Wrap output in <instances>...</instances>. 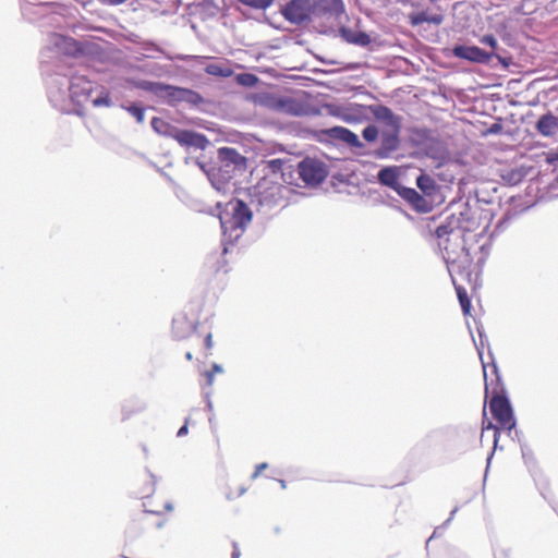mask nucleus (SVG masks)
<instances>
[{"mask_svg":"<svg viewBox=\"0 0 558 558\" xmlns=\"http://www.w3.org/2000/svg\"><path fill=\"white\" fill-rule=\"evenodd\" d=\"M378 136L379 131L377 126L374 124L366 125L362 131V137L368 143L375 142L378 138Z\"/></svg>","mask_w":558,"mask_h":558,"instance_id":"nucleus-36","label":"nucleus"},{"mask_svg":"<svg viewBox=\"0 0 558 558\" xmlns=\"http://www.w3.org/2000/svg\"><path fill=\"white\" fill-rule=\"evenodd\" d=\"M444 434L464 452L475 439L476 430L471 426H453L446 428Z\"/></svg>","mask_w":558,"mask_h":558,"instance_id":"nucleus-14","label":"nucleus"},{"mask_svg":"<svg viewBox=\"0 0 558 558\" xmlns=\"http://www.w3.org/2000/svg\"><path fill=\"white\" fill-rule=\"evenodd\" d=\"M272 108L279 112L293 117H302L307 113L306 106L290 96H279L274 99Z\"/></svg>","mask_w":558,"mask_h":558,"instance_id":"nucleus-16","label":"nucleus"},{"mask_svg":"<svg viewBox=\"0 0 558 558\" xmlns=\"http://www.w3.org/2000/svg\"><path fill=\"white\" fill-rule=\"evenodd\" d=\"M187 423H189V418H185V423L179 428V430L177 433L178 437H183L189 433Z\"/></svg>","mask_w":558,"mask_h":558,"instance_id":"nucleus-47","label":"nucleus"},{"mask_svg":"<svg viewBox=\"0 0 558 558\" xmlns=\"http://www.w3.org/2000/svg\"><path fill=\"white\" fill-rule=\"evenodd\" d=\"M442 22H444L442 14L427 15V23H429V24L440 25Z\"/></svg>","mask_w":558,"mask_h":558,"instance_id":"nucleus-44","label":"nucleus"},{"mask_svg":"<svg viewBox=\"0 0 558 558\" xmlns=\"http://www.w3.org/2000/svg\"><path fill=\"white\" fill-rule=\"evenodd\" d=\"M500 426H497L495 424H493L492 422H488L486 425H484L483 427V433L485 430H488V429H493L494 430V449L493 451L489 453V456L487 457V466H486V471L488 470L489 468V464H490V461L493 459V456H494V451L495 449L497 448V444H498V438H499V435H500Z\"/></svg>","mask_w":558,"mask_h":558,"instance_id":"nucleus-35","label":"nucleus"},{"mask_svg":"<svg viewBox=\"0 0 558 558\" xmlns=\"http://www.w3.org/2000/svg\"><path fill=\"white\" fill-rule=\"evenodd\" d=\"M147 409L145 400L138 397H131L124 400L121 404V420L128 421L133 415L140 414Z\"/></svg>","mask_w":558,"mask_h":558,"instance_id":"nucleus-23","label":"nucleus"},{"mask_svg":"<svg viewBox=\"0 0 558 558\" xmlns=\"http://www.w3.org/2000/svg\"><path fill=\"white\" fill-rule=\"evenodd\" d=\"M195 158L193 157H186L185 158V163L189 165L190 162H194Z\"/></svg>","mask_w":558,"mask_h":558,"instance_id":"nucleus-59","label":"nucleus"},{"mask_svg":"<svg viewBox=\"0 0 558 558\" xmlns=\"http://www.w3.org/2000/svg\"><path fill=\"white\" fill-rule=\"evenodd\" d=\"M478 338H480V344H477L475 341V348L480 355L483 372H484V380H485V393L486 396L490 392L492 398L489 401V409L493 417L497 421L498 425L501 427V429L507 430L508 435L511 436L512 432L517 437L521 434L518 429H515L517 426V420L514 417L513 409L511 405V402L506 393V389L501 379V376L499 374L498 366L494 360L493 353L490 350H488V354L490 357V367H492V374L495 376V379L488 380V374H487V364L485 363L483 359V348L486 344L489 347L488 338L485 335L483 328H477Z\"/></svg>","mask_w":558,"mask_h":558,"instance_id":"nucleus-1","label":"nucleus"},{"mask_svg":"<svg viewBox=\"0 0 558 558\" xmlns=\"http://www.w3.org/2000/svg\"><path fill=\"white\" fill-rule=\"evenodd\" d=\"M400 131L401 130H388L381 132L379 137L380 144L373 154L375 158H391L392 154L400 147Z\"/></svg>","mask_w":558,"mask_h":558,"instance_id":"nucleus-11","label":"nucleus"},{"mask_svg":"<svg viewBox=\"0 0 558 558\" xmlns=\"http://www.w3.org/2000/svg\"><path fill=\"white\" fill-rule=\"evenodd\" d=\"M150 126L158 135L175 140L180 146L186 149L194 148L205 150L209 145V140L205 134L194 130L179 129L159 117L151 119Z\"/></svg>","mask_w":558,"mask_h":558,"instance_id":"nucleus-7","label":"nucleus"},{"mask_svg":"<svg viewBox=\"0 0 558 558\" xmlns=\"http://www.w3.org/2000/svg\"><path fill=\"white\" fill-rule=\"evenodd\" d=\"M494 556L495 558H509V551L506 549L496 550Z\"/></svg>","mask_w":558,"mask_h":558,"instance_id":"nucleus-51","label":"nucleus"},{"mask_svg":"<svg viewBox=\"0 0 558 558\" xmlns=\"http://www.w3.org/2000/svg\"><path fill=\"white\" fill-rule=\"evenodd\" d=\"M452 54L458 59L466 60L472 63L490 64L488 51L474 45H454L452 47Z\"/></svg>","mask_w":558,"mask_h":558,"instance_id":"nucleus-12","label":"nucleus"},{"mask_svg":"<svg viewBox=\"0 0 558 558\" xmlns=\"http://www.w3.org/2000/svg\"><path fill=\"white\" fill-rule=\"evenodd\" d=\"M535 129L543 136H553L558 131V118L551 112H547L536 121Z\"/></svg>","mask_w":558,"mask_h":558,"instance_id":"nucleus-25","label":"nucleus"},{"mask_svg":"<svg viewBox=\"0 0 558 558\" xmlns=\"http://www.w3.org/2000/svg\"><path fill=\"white\" fill-rule=\"evenodd\" d=\"M121 108L130 113L137 123H143L145 121L146 108L142 102L133 101L130 104H121Z\"/></svg>","mask_w":558,"mask_h":558,"instance_id":"nucleus-30","label":"nucleus"},{"mask_svg":"<svg viewBox=\"0 0 558 558\" xmlns=\"http://www.w3.org/2000/svg\"><path fill=\"white\" fill-rule=\"evenodd\" d=\"M427 12L426 11H420V12H413L409 14V23L412 26H418L423 23H427Z\"/></svg>","mask_w":558,"mask_h":558,"instance_id":"nucleus-37","label":"nucleus"},{"mask_svg":"<svg viewBox=\"0 0 558 558\" xmlns=\"http://www.w3.org/2000/svg\"><path fill=\"white\" fill-rule=\"evenodd\" d=\"M476 227L471 210L465 208L459 214L448 216L435 230L438 245L444 251L446 263L461 262L470 264L473 260L466 246V234Z\"/></svg>","mask_w":558,"mask_h":558,"instance_id":"nucleus-2","label":"nucleus"},{"mask_svg":"<svg viewBox=\"0 0 558 558\" xmlns=\"http://www.w3.org/2000/svg\"><path fill=\"white\" fill-rule=\"evenodd\" d=\"M150 478L153 480L151 487L146 490L145 496H149L155 492V485H156V476L153 473H149Z\"/></svg>","mask_w":558,"mask_h":558,"instance_id":"nucleus-50","label":"nucleus"},{"mask_svg":"<svg viewBox=\"0 0 558 558\" xmlns=\"http://www.w3.org/2000/svg\"><path fill=\"white\" fill-rule=\"evenodd\" d=\"M205 398L207 400L206 408L208 411H213V402L210 400V392H205Z\"/></svg>","mask_w":558,"mask_h":558,"instance_id":"nucleus-53","label":"nucleus"},{"mask_svg":"<svg viewBox=\"0 0 558 558\" xmlns=\"http://www.w3.org/2000/svg\"><path fill=\"white\" fill-rule=\"evenodd\" d=\"M456 291L463 314H470L472 305L466 290L461 286H456Z\"/></svg>","mask_w":558,"mask_h":558,"instance_id":"nucleus-31","label":"nucleus"},{"mask_svg":"<svg viewBox=\"0 0 558 558\" xmlns=\"http://www.w3.org/2000/svg\"><path fill=\"white\" fill-rule=\"evenodd\" d=\"M218 165L209 173V182L218 192H226L230 181L242 174L247 167V159L233 147L223 146L217 150Z\"/></svg>","mask_w":558,"mask_h":558,"instance_id":"nucleus-5","label":"nucleus"},{"mask_svg":"<svg viewBox=\"0 0 558 558\" xmlns=\"http://www.w3.org/2000/svg\"><path fill=\"white\" fill-rule=\"evenodd\" d=\"M515 216L517 214L511 213L510 210L505 213V215L496 222L493 233L496 234L504 232L510 226Z\"/></svg>","mask_w":558,"mask_h":558,"instance_id":"nucleus-33","label":"nucleus"},{"mask_svg":"<svg viewBox=\"0 0 558 558\" xmlns=\"http://www.w3.org/2000/svg\"><path fill=\"white\" fill-rule=\"evenodd\" d=\"M194 330V322L190 320L185 315H178L172 319V335L175 339H185Z\"/></svg>","mask_w":558,"mask_h":558,"instance_id":"nucleus-24","label":"nucleus"},{"mask_svg":"<svg viewBox=\"0 0 558 558\" xmlns=\"http://www.w3.org/2000/svg\"><path fill=\"white\" fill-rule=\"evenodd\" d=\"M279 12L292 25H302L315 17L313 0H288Z\"/></svg>","mask_w":558,"mask_h":558,"instance_id":"nucleus-9","label":"nucleus"},{"mask_svg":"<svg viewBox=\"0 0 558 558\" xmlns=\"http://www.w3.org/2000/svg\"><path fill=\"white\" fill-rule=\"evenodd\" d=\"M51 41L60 52L66 56L75 57L83 52L81 44L72 37L54 34Z\"/></svg>","mask_w":558,"mask_h":558,"instance_id":"nucleus-20","label":"nucleus"},{"mask_svg":"<svg viewBox=\"0 0 558 558\" xmlns=\"http://www.w3.org/2000/svg\"><path fill=\"white\" fill-rule=\"evenodd\" d=\"M239 82L245 86H254L258 82V77L252 73H245L239 75Z\"/></svg>","mask_w":558,"mask_h":558,"instance_id":"nucleus-39","label":"nucleus"},{"mask_svg":"<svg viewBox=\"0 0 558 558\" xmlns=\"http://www.w3.org/2000/svg\"><path fill=\"white\" fill-rule=\"evenodd\" d=\"M210 372H214L215 375L216 373H222L223 368L220 364L213 363Z\"/></svg>","mask_w":558,"mask_h":558,"instance_id":"nucleus-52","label":"nucleus"},{"mask_svg":"<svg viewBox=\"0 0 558 558\" xmlns=\"http://www.w3.org/2000/svg\"><path fill=\"white\" fill-rule=\"evenodd\" d=\"M194 163L206 174L209 180V173L215 170V165H209L202 161L199 158H195Z\"/></svg>","mask_w":558,"mask_h":558,"instance_id":"nucleus-42","label":"nucleus"},{"mask_svg":"<svg viewBox=\"0 0 558 558\" xmlns=\"http://www.w3.org/2000/svg\"><path fill=\"white\" fill-rule=\"evenodd\" d=\"M283 165L284 162L282 159L274 158L266 162V168L270 171V173L277 174L282 172Z\"/></svg>","mask_w":558,"mask_h":558,"instance_id":"nucleus-38","label":"nucleus"},{"mask_svg":"<svg viewBox=\"0 0 558 558\" xmlns=\"http://www.w3.org/2000/svg\"><path fill=\"white\" fill-rule=\"evenodd\" d=\"M267 466L268 464L265 462L258 464L255 469V472L252 474V478H256L263 470L267 469Z\"/></svg>","mask_w":558,"mask_h":558,"instance_id":"nucleus-48","label":"nucleus"},{"mask_svg":"<svg viewBox=\"0 0 558 558\" xmlns=\"http://www.w3.org/2000/svg\"><path fill=\"white\" fill-rule=\"evenodd\" d=\"M339 35L343 41L357 47L364 48L372 43V38L366 32L354 31L348 26H341L339 28Z\"/></svg>","mask_w":558,"mask_h":558,"instance_id":"nucleus-21","label":"nucleus"},{"mask_svg":"<svg viewBox=\"0 0 558 558\" xmlns=\"http://www.w3.org/2000/svg\"><path fill=\"white\" fill-rule=\"evenodd\" d=\"M398 195L416 213L427 214L434 208L433 203L413 187L403 186Z\"/></svg>","mask_w":558,"mask_h":558,"instance_id":"nucleus-15","label":"nucleus"},{"mask_svg":"<svg viewBox=\"0 0 558 558\" xmlns=\"http://www.w3.org/2000/svg\"><path fill=\"white\" fill-rule=\"evenodd\" d=\"M149 72H150V74H153L155 76H161L165 72V66L160 65L158 63H155L151 65V69Z\"/></svg>","mask_w":558,"mask_h":558,"instance_id":"nucleus-45","label":"nucleus"},{"mask_svg":"<svg viewBox=\"0 0 558 558\" xmlns=\"http://www.w3.org/2000/svg\"><path fill=\"white\" fill-rule=\"evenodd\" d=\"M313 2L316 17L325 15L338 17L344 13V3L342 0H313Z\"/></svg>","mask_w":558,"mask_h":558,"instance_id":"nucleus-19","label":"nucleus"},{"mask_svg":"<svg viewBox=\"0 0 558 558\" xmlns=\"http://www.w3.org/2000/svg\"><path fill=\"white\" fill-rule=\"evenodd\" d=\"M520 448L524 464L526 465L530 472H533V470L536 468V461L532 449L529 447L527 444H521Z\"/></svg>","mask_w":558,"mask_h":558,"instance_id":"nucleus-32","label":"nucleus"},{"mask_svg":"<svg viewBox=\"0 0 558 558\" xmlns=\"http://www.w3.org/2000/svg\"><path fill=\"white\" fill-rule=\"evenodd\" d=\"M298 173L300 179L311 186L322 184L328 175L325 165L319 160L311 158H305L299 162Z\"/></svg>","mask_w":558,"mask_h":558,"instance_id":"nucleus-10","label":"nucleus"},{"mask_svg":"<svg viewBox=\"0 0 558 558\" xmlns=\"http://www.w3.org/2000/svg\"><path fill=\"white\" fill-rule=\"evenodd\" d=\"M236 1L245 7L252 8L254 10H262V11H265L274 3V0H236Z\"/></svg>","mask_w":558,"mask_h":558,"instance_id":"nucleus-34","label":"nucleus"},{"mask_svg":"<svg viewBox=\"0 0 558 558\" xmlns=\"http://www.w3.org/2000/svg\"><path fill=\"white\" fill-rule=\"evenodd\" d=\"M217 208H218V209H220V208H221V204H220V203H218V204H217Z\"/></svg>","mask_w":558,"mask_h":558,"instance_id":"nucleus-63","label":"nucleus"},{"mask_svg":"<svg viewBox=\"0 0 558 558\" xmlns=\"http://www.w3.org/2000/svg\"><path fill=\"white\" fill-rule=\"evenodd\" d=\"M205 345L207 349H210L213 347V338L211 335H207L205 338Z\"/></svg>","mask_w":558,"mask_h":558,"instance_id":"nucleus-55","label":"nucleus"},{"mask_svg":"<svg viewBox=\"0 0 558 558\" xmlns=\"http://www.w3.org/2000/svg\"><path fill=\"white\" fill-rule=\"evenodd\" d=\"M204 376L206 378L207 386H211L214 384V372L205 371Z\"/></svg>","mask_w":558,"mask_h":558,"instance_id":"nucleus-49","label":"nucleus"},{"mask_svg":"<svg viewBox=\"0 0 558 558\" xmlns=\"http://www.w3.org/2000/svg\"><path fill=\"white\" fill-rule=\"evenodd\" d=\"M240 557V550L235 544H233V551L231 554V558H239Z\"/></svg>","mask_w":558,"mask_h":558,"instance_id":"nucleus-56","label":"nucleus"},{"mask_svg":"<svg viewBox=\"0 0 558 558\" xmlns=\"http://www.w3.org/2000/svg\"><path fill=\"white\" fill-rule=\"evenodd\" d=\"M400 168L398 166H385L377 172V181L380 185L387 186L397 194L404 186L400 183Z\"/></svg>","mask_w":558,"mask_h":558,"instance_id":"nucleus-18","label":"nucleus"},{"mask_svg":"<svg viewBox=\"0 0 558 558\" xmlns=\"http://www.w3.org/2000/svg\"><path fill=\"white\" fill-rule=\"evenodd\" d=\"M368 109L377 121L383 122L390 130H401L402 118L396 114L389 107L376 104L371 105Z\"/></svg>","mask_w":558,"mask_h":558,"instance_id":"nucleus-17","label":"nucleus"},{"mask_svg":"<svg viewBox=\"0 0 558 558\" xmlns=\"http://www.w3.org/2000/svg\"><path fill=\"white\" fill-rule=\"evenodd\" d=\"M416 186L422 191L424 196H433L438 191L436 181L425 172H422L416 178Z\"/></svg>","mask_w":558,"mask_h":558,"instance_id":"nucleus-27","label":"nucleus"},{"mask_svg":"<svg viewBox=\"0 0 558 558\" xmlns=\"http://www.w3.org/2000/svg\"><path fill=\"white\" fill-rule=\"evenodd\" d=\"M433 131L427 128H415L411 132L410 143L413 147L423 148L424 145L433 137Z\"/></svg>","mask_w":558,"mask_h":558,"instance_id":"nucleus-26","label":"nucleus"},{"mask_svg":"<svg viewBox=\"0 0 558 558\" xmlns=\"http://www.w3.org/2000/svg\"><path fill=\"white\" fill-rule=\"evenodd\" d=\"M95 93H97V95L95 97L92 96L89 99L94 107L109 108L113 105L110 93L106 87L98 85V88L95 89Z\"/></svg>","mask_w":558,"mask_h":558,"instance_id":"nucleus-29","label":"nucleus"},{"mask_svg":"<svg viewBox=\"0 0 558 558\" xmlns=\"http://www.w3.org/2000/svg\"><path fill=\"white\" fill-rule=\"evenodd\" d=\"M430 3H436L438 0H428Z\"/></svg>","mask_w":558,"mask_h":558,"instance_id":"nucleus-62","label":"nucleus"},{"mask_svg":"<svg viewBox=\"0 0 558 558\" xmlns=\"http://www.w3.org/2000/svg\"><path fill=\"white\" fill-rule=\"evenodd\" d=\"M549 162L558 161V147L556 148V151L550 154L547 158Z\"/></svg>","mask_w":558,"mask_h":558,"instance_id":"nucleus-54","label":"nucleus"},{"mask_svg":"<svg viewBox=\"0 0 558 558\" xmlns=\"http://www.w3.org/2000/svg\"><path fill=\"white\" fill-rule=\"evenodd\" d=\"M185 359H186L187 361H191V360L193 359L192 353H191V352H186V353H185Z\"/></svg>","mask_w":558,"mask_h":558,"instance_id":"nucleus-60","label":"nucleus"},{"mask_svg":"<svg viewBox=\"0 0 558 558\" xmlns=\"http://www.w3.org/2000/svg\"><path fill=\"white\" fill-rule=\"evenodd\" d=\"M444 150V143L439 138L433 136L420 151L426 157L438 159Z\"/></svg>","mask_w":558,"mask_h":558,"instance_id":"nucleus-28","label":"nucleus"},{"mask_svg":"<svg viewBox=\"0 0 558 558\" xmlns=\"http://www.w3.org/2000/svg\"><path fill=\"white\" fill-rule=\"evenodd\" d=\"M457 511H458V507H456V508H453V509L451 510L449 518L444 522V524H442L441 526H438V527H436V529L434 530L433 535L427 539V543H428L433 537H435V536L439 535V534H440V531H441V530H444V529H446V527L449 525V523H450V522L452 521V519L454 518V515H456Z\"/></svg>","mask_w":558,"mask_h":558,"instance_id":"nucleus-40","label":"nucleus"},{"mask_svg":"<svg viewBox=\"0 0 558 558\" xmlns=\"http://www.w3.org/2000/svg\"><path fill=\"white\" fill-rule=\"evenodd\" d=\"M480 43L490 48V51H488L489 63L493 59H496L504 69H508L513 63L512 56L507 49L499 46L497 38L493 34L483 35L480 38Z\"/></svg>","mask_w":558,"mask_h":558,"instance_id":"nucleus-13","label":"nucleus"},{"mask_svg":"<svg viewBox=\"0 0 558 558\" xmlns=\"http://www.w3.org/2000/svg\"><path fill=\"white\" fill-rule=\"evenodd\" d=\"M278 482H279V484H280L281 488H283V489H284V488L287 487V483H286V481H284V480H279Z\"/></svg>","mask_w":558,"mask_h":558,"instance_id":"nucleus-58","label":"nucleus"},{"mask_svg":"<svg viewBox=\"0 0 558 558\" xmlns=\"http://www.w3.org/2000/svg\"><path fill=\"white\" fill-rule=\"evenodd\" d=\"M221 268H222V266H218V267L216 268V270H217V271H219Z\"/></svg>","mask_w":558,"mask_h":558,"instance_id":"nucleus-64","label":"nucleus"},{"mask_svg":"<svg viewBox=\"0 0 558 558\" xmlns=\"http://www.w3.org/2000/svg\"><path fill=\"white\" fill-rule=\"evenodd\" d=\"M246 492L245 487H241L239 490V496H242Z\"/></svg>","mask_w":558,"mask_h":558,"instance_id":"nucleus-61","label":"nucleus"},{"mask_svg":"<svg viewBox=\"0 0 558 558\" xmlns=\"http://www.w3.org/2000/svg\"><path fill=\"white\" fill-rule=\"evenodd\" d=\"M137 87L144 92L155 95L163 104L170 107H177L182 102L192 107H198L204 102V98L198 92L187 87L147 80L141 81Z\"/></svg>","mask_w":558,"mask_h":558,"instance_id":"nucleus-6","label":"nucleus"},{"mask_svg":"<svg viewBox=\"0 0 558 558\" xmlns=\"http://www.w3.org/2000/svg\"><path fill=\"white\" fill-rule=\"evenodd\" d=\"M98 84L84 74L71 76L54 73L47 81V95L50 104L61 112L70 113L74 106L89 101Z\"/></svg>","mask_w":558,"mask_h":558,"instance_id":"nucleus-3","label":"nucleus"},{"mask_svg":"<svg viewBox=\"0 0 558 558\" xmlns=\"http://www.w3.org/2000/svg\"><path fill=\"white\" fill-rule=\"evenodd\" d=\"M206 72L210 75L228 76L229 73L217 64H209L206 66Z\"/></svg>","mask_w":558,"mask_h":558,"instance_id":"nucleus-41","label":"nucleus"},{"mask_svg":"<svg viewBox=\"0 0 558 558\" xmlns=\"http://www.w3.org/2000/svg\"><path fill=\"white\" fill-rule=\"evenodd\" d=\"M126 40L131 44L138 45L142 47V44L145 41V39H142L140 35L135 33H131L126 36Z\"/></svg>","mask_w":558,"mask_h":558,"instance_id":"nucleus-43","label":"nucleus"},{"mask_svg":"<svg viewBox=\"0 0 558 558\" xmlns=\"http://www.w3.org/2000/svg\"><path fill=\"white\" fill-rule=\"evenodd\" d=\"M501 131H502V124L499 122L490 124V126L487 130V132L493 135H497V134L501 133Z\"/></svg>","mask_w":558,"mask_h":558,"instance_id":"nucleus-46","label":"nucleus"},{"mask_svg":"<svg viewBox=\"0 0 558 558\" xmlns=\"http://www.w3.org/2000/svg\"><path fill=\"white\" fill-rule=\"evenodd\" d=\"M141 50H143L145 52L144 57H146V58H154V56L151 54L153 52L161 53L167 60H170V61H175V60L187 61V60L194 58L193 56H190V54H182V53L171 54V53L167 52L166 50H163L160 46H158L153 40H145L142 44Z\"/></svg>","mask_w":558,"mask_h":558,"instance_id":"nucleus-22","label":"nucleus"},{"mask_svg":"<svg viewBox=\"0 0 558 558\" xmlns=\"http://www.w3.org/2000/svg\"><path fill=\"white\" fill-rule=\"evenodd\" d=\"M314 137L319 143L336 144L343 143L353 149L364 148V143L350 129L344 126H332L315 131Z\"/></svg>","mask_w":558,"mask_h":558,"instance_id":"nucleus-8","label":"nucleus"},{"mask_svg":"<svg viewBox=\"0 0 558 558\" xmlns=\"http://www.w3.org/2000/svg\"><path fill=\"white\" fill-rule=\"evenodd\" d=\"M222 230V255L232 252L236 242L242 238L246 227L252 221L253 213L247 204L235 198L228 202L218 214Z\"/></svg>","mask_w":558,"mask_h":558,"instance_id":"nucleus-4","label":"nucleus"},{"mask_svg":"<svg viewBox=\"0 0 558 558\" xmlns=\"http://www.w3.org/2000/svg\"><path fill=\"white\" fill-rule=\"evenodd\" d=\"M165 509H166L167 511H172V510H173V505H172V502H170V501L166 502V504H165Z\"/></svg>","mask_w":558,"mask_h":558,"instance_id":"nucleus-57","label":"nucleus"}]
</instances>
